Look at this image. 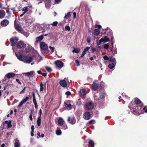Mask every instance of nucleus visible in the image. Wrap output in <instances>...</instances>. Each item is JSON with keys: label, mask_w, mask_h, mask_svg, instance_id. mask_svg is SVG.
Instances as JSON below:
<instances>
[{"label": "nucleus", "mask_w": 147, "mask_h": 147, "mask_svg": "<svg viewBox=\"0 0 147 147\" xmlns=\"http://www.w3.org/2000/svg\"><path fill=\"white\" fill-rule=\"evenodd\" d=\"M16 55L18 59L25 63H30L33 60V58L29 56H23L16 53Z\"/></svg>", "instance_id": "nucleus-1"}, {"label": "nucleus", "mask_w": 147, "mask_h": 147, "mask_svg": "<svg viewBox=\"0 0 147 147\" xmlns=\"http://www.w3.org/2000/svg\"><path fill=\"white\" fill-rule=\"evenodd\" d=\"M109 39L107 38V36H105L104 37L101 38L99 41L97 42V44L98 45H100L102 44V42L106 43L109 41Z\"/></svg>", "instance_id": "nucleus-2"}, {"label": "nucleus", "mask_w": 147, "mask_h": 147, "mask_svg": "<svg viewBox=\"0 0 147 147\" xmlns=\"http://www.w3.org/2000/svg\"><path fill=\"white\" fill-rule=\"evenodd\" d=\"M68 82V79L65 78L64 79L60 81L59 84L62 87H66L67 86V83Z\"/></svg>", "instance_id": "nucleus-3"}, {"label": "nucleus", "mask_w": 147, "mask_h": 147, "mask_svg": "<svg viewBox=\"0 0 147 147\" xmlns=\"http://www.w3.org/2000/svg\"><path fill=\"white\" fill-rule=\"evenodd\" d=\"M32 7V5H30L29 6H27L24 7L23 9L20 10V11H23V12L20 16V17H22L28 11L29 9L31 8Z\"/></svg>", "instance_id": "nucleus-4"}, {"label": "nucleus", "mask_w": 147, "mask_h": 147, "mask_svg": "<svg viewBox=\"0 0 147 147\" xmlns=\"http://www.w3.org/2000/svg\"><path fill=\"white\" fill-rule=\"evenodd\" d=\"M94 106L93 102L92 101H89L87 102L86 105V107L88 110L92 109Z\"/></svg>", "instance_id": "nucleus-5"}, {"label": "nucleus", "mask_w": 147, "mask_h": 147, "mask_svg": "<svg viewBox=\"0 0 147 147\" xmlns=\"http://www.w3.org/2000/svg\"><path fill=\"white\" fill-rule=\"evenodd\" d=\"M134 101L135 102V103L132 102H131V103L129 104V107L130 108H134L133 107V103L134 104V105H136L137 104H139L141 102V101L139 100V99H138L137 98H136L134 99Z\"/></svg>", "instance_id": "nucleus-6"}, {"label": "nucleus", "mask_w": 147, "mask_h": 147, "mask_svg": "<svg viewBox=\"0 0 147 147\" xmlns=\"http://www.w3.org/2000/svg\"><path fill=\"white\" fill-rule=\"evenodd\" d=\"M40 49L42 50H46L48 48L47 45L44 42H40Z\"/></svg>", "instance_id": "nucleus-7"}, {"label": "nucleus", "mask_w": 147, "mask_h": 147, "mask_svg": "<svg viewBox=\"0 0 147 147\" xmlns=\"http://www.w3.org/2000/svg\"><path fill=\"white\" fill-rule=\"evenodd\" d=\"M18 39L17 37H13L10 39V41L12 46H14L18 42Z\"/></svg>", "instance_id": "nucleus-8"}, {"label": "nucleus", "mask_w": 147, "mask_h": 147, "mask_svg": "<svg viewBox=\"0 0 147 147\" xmlns=\"http://www.w3.org/2000/svg\"><path fill=\"white\" fill-rule=\"evenodd\" d=\"M17 46L19 48H24L26 47V45L23 42L20 41L17 44Z\"/></svg>", "instance_id": "nucleus-9"}, {"label": "nucleus", "mask_w": 147, "mask_h": 147, "mask_svg": "<svg viewBox=\"0 0 147 147\" xmlns=\"http://www.w3.org/2000/svg\"><path fill=\"white\" fill-rule=\"evenodd\" d=\"M35 74V72L33 71H31L30 72H28L27 73H24L23 74H25V76L28 77L29 78H30L33 77L34 74Z\"/></svg>", "instance_id": "nucleus-10"}, {"label": "nucleus", "mask_w": 147, "mask_h": 147, "mask_svg": "<svg viewBox=\"0 0 147 147\" xmlns=\"http://www.w3.org/2000/svg\"><path fill=\"white\" fill-rule=\"evenodd\" d=\"M90 117L91 115L89 112H86L83 114V117L85 120H88L90 119Z\"/></svg>", "instance_id": "nucleus-11"}, {"label": "nucleus", "mask_w": 147, "mask_h": 147, "mask_svg": "<svg viewBox=\"0 0 147 147\" xmlns=\"http://www.w3.org/2000/svg\"><path fill=\"white\" fill-rule=\"evenodd\" d=\"M55 64L57 66L60 68H62L64 65L63 63L60 60H57L55 62Z\"/></svg>", "instance_id": "nucleus-12"}, {"label": "nucleus", "mask_w": 147, "mask_h": 147, "mask_svg": "<svg viewBox=\"0 0 147 147\" xmlns=\"http://www.w3.org/2000/svg\"><path fill=\"white\" fill-rule=\"evenodd\" d=\"M67 121L69 123L72 125L74 124L76 122V119L74 118L73 117L71 118L70 117H68Z\"/></svg>", "instance_id": "nucleus-13"}, {"label": "nucleus", "mask_w": 147, "mask_h": 147, "mask_svg": "<svg viewBox=\"0 0 147 147\" xmlns=\"http://www.w3.org/2000/svg\"><path fill=\"white\" fill-rule=\"evenodd\" d=\"M29 98L26 96L25 98L22 100L20 103L18 105L19 107H21L24 103L26 102L28 99Z\"/></svg>", "instance_id": "nucleus-14"}, {"label": "nucleus", "mask_w": 147, "mask_h": 147, "mask_svg": "<svg viewBox=\"0 0 147 147\" xmlns=\"http://www.w3.org/2000/svg\"><path fill=\"white\" fill-rule=\"evenodd\" d=\"M58 124L59 126H62L65 123L63 119L61 117H59L58 121Z\"/></svg>", "instance_id": "nucleus-15"}, {"label": "nucleus", "mask_w": 147, "mask_h": 147, "mask_svg": "<svg viewBox=\"0 0 147 147\" xmlns=\"http://www.w3.org/2000/svg\"><path fill=\"white\" fill-rule=\"evenodd\" d=\"M64 108L65 109L67 110H70L71 109V105L70 103L67 104L65 102H64Z\"/></svg>", "instance_id": "nucleus-16"}, {"label": "nucleus", "mask_w": 147, "mask_h": 147, "mask_svg": "<svg viewBox=\"0 0 147 147\" xmlns=\"http://www.w3.org/2000/svg\"><path fill=\"white\" fill-rule=\"evenodd\" d=\"M85 90L84 89H81L79 92V95L81 97H83L86 95Z\"/></svg>", "instance_id": "nucleus-17"}, {"label": "nucleus", "mask_w": 147, "mask_h": 147, "mask_svg": "<svg viewBox=\"0 0 147 147\" xmlns=\"http://www.w3.org/2000/svg\"><path fill=\"white\" fill-rule=\"evenodd\" d=\"M15 76V74L13 73H9L7 74L5 76L8 79L13 77Z\"/></svg>", "instance_id": "nucleus-18"}, {"label": "nucleus", "mask_w": 147, "mask_h": 147, "mask_svg": "<svg viewBox=\"0 0 147 147\" xmlns=\"http://www.w3.org/2000/svg\"><path fill=\"white\" fill-rule=\"evenodd\" d=\"M90 48V47H87L82 52V53L81 55V57H83L86 54V52Z\"/></svg>", "instance_id": "nucleus-19"}, {"label": "nucleus", "mask_w": 147, "mask_h": 147, "mask_svg": "<svg viewBox=\"0 0 147 147\" xmlns=\"http://www.w3.org/2000/svg\"><path fill=\"white\" fill-rule=\"evenodd\" d=\"M9 21L7 20H4L1 22L2 25L5 26H6L9 24Z\"/></svg>", "instance_id": "nucleus-20"}, {"label": "nucleus", "mask_w": 147, "mask_h": 147, "mask_svg": "<svg viewBox=\"0 0 147 147\" xmlns=\"http://www.w3.org/2000/svg\"><path fill=\"white\" fill-rule=\"evenodd\" d=\"M5 15V11L2 10H0V18H3Z\"/></svg>", "instance_id": "nucleus-21"}, {"label": "nucleus", "mask_w": 147, "mask_h": 147, "mask_svg": "<svg viewBox=\"0 0 147 147\" xmlns=\"http://www.w3.org/2000/svg\"><path fill=\"white\" fill-rule=\"evenodd\" d=\"M15 27L16 29L19 32H20L22 30V28L19 25L17 24L15 25Z\"/></svg>", "instance_id": "nucleus-22"}, {"label": "nucleus", "mask_w": 147, "mask_h": 147, "mask_svg": "<svg viewBox=\"0 0 147 147\" xmlns=\"http://www.w3.org/2000/svg\"><path fill=\"white\" fill-rule=\"evenodd\" d=\"M4 123L7 124V127L8 128H10L12 126L11 122L10 121H5Z\"/></svg>", "instance_id": "nucleus-23"}, {"label": "nucleus", "mask_w": 147, "mask_h": 147, "mask_svg": "<svg viewBox=\"0 0 147 147\" xmlns=\"http://www.w3.org/2000/svg\"><path fill=\"white\" fill-rule=\"evenodd\" d=\"M15 143L14 144V146L15 147H20V143L19 142V141L17 140L16 139L15 140Z\"/></svg>", "instance_id": "nucleus-24"}, {"label": "nucleus", "mask_w": 147, "mask_h": 147, "mask_svg": "<svg viewBox=\"0 0 147 147\" xmlns=\"http://www.w3.org/2000/svg\"><path fill=\"white\" fill-rule=\"evenodd\" d=\"M43 39V35H41L36 38V42H39Z\"/></svg>", "instance_id": "nucleus-25"}, {"label": "nucleus", "mask_w": 147, "mask_h": 147, "mask_svg": "<svg viewBox=\"0 0 147 147\" xmlns=\"http://www.w3.org/2000/svg\"><path fill=\"white\" fill-rule=\"evenodd\" d=\"M98 86V84L96 83H94L92 85V88L93 90H97Z\"/></svg>", "instance_id": "nucleus-26"}, {"label": "nucleus", "mask_w": 147, "mask_h": 147, "mask_svg": "<svg viewBox=\"0 0 147 147\" xmlns=\"http://www.w3.org/2000/svg\"><path fill=\"white\" fill-rule=\"evenodd\" d=\"M41 117H38L37 120V123L38 126H40L41 124Z\"/></svg>", "instance_id": "nucleus-27"}, {"label": "nucleus", "mask_w": 147, "mask_h": 147, "mask_svg": "<svg viewBox=\"0 0 147 147\" xmlns=\"http://www.w3.org/2000/svg\"><path fill=\"white\" fill-rule=\"evenodd\" d=\"M110 61L116 63V60L115 58L112 57L109 59Z\"/></svg>", "instance_id": "nucleus-28"}, {"label": "nucleus", "mask_w": 147, "mask_h": 147, "mask_svg": "<svg viewBox=\"0 0 147 147\" xmlns=\"http://www.w3.org/2000/svg\"><path fill=\"white\" fill-rule=\"evenodd\" d=\"M71 12H69L68 13H67L66 14H65V16L64 17V18L65 19H67L68 18H69L70 16H71Z\"/></svg>", "instance_id": "nucleus-29"}, {"label": "nucleus", "mask_w": 147, "mask_h": 147, "mask_svg": "<svg viewBox=\"0 0 147 147\" xmlns=\"http://www.w3.org/2000/svg\"><path fill=\"white\" fill-rule=\"evenodd\" d=\"M100 32V31L98 29H96L94 30V34L95 35L97 36Z\"/></svg>", "instance_id": "nucleus-30"}, {"label": "nucleus", "mask_w": 147, "mask_h": 147, "mask_svg": "<svg viewBox=\"0 0 147 147\" xmlns=\"http://www.w3.org/2000/svg\"><path fill=\"white\" fill-rule=\"evenodd\" d=\"M89 144L92 147H94V143L93 141L91 140L89 142Z\"/></svg>", "instance_id": "nucleus-31"}, {"label": "nucleus", "mask_w": 147, "mask_h": 147, "mask_svg": "<svg viewBox=\"0 0 147 147\" xmlns=\"http://www.w3.org/2000/svg\"><path fill=\"white\" fill-rule=\"evenodd\" d=\"M108 67L110 69H112L115 67L114 63H112L109 65Z\"/></svg>", "instance_id": "nucleus-32"}, {"label": "nucleus", "mask_w": 147, "mask_h": 147, "mask_svg": "<svg viewBox=\"0 0 147 147\" xmlns=\"http://www.w3.org/2000/svg\"><path fill=\"white\" fill-rule=\"evenodd\" d=\"M80 51V49H74L73 50L72 52H73L78 53Z\"/></svg>", "instance_id": "nucleus-33"}, {"label": "nucleus", "mask_w": 147, "mask_h": 147, "mask_svg": "<svg viewBox=\"0 0 147 147\" xmlns=\"http://www.w3.org/2000/svg\"><path fill=\"white\" fill-rule=\"evenodd\" d=\"M62 129H67V125L65 123L63 125H62Z\"/></svg>", "instance_id": "nucleus-34"}, {"label": "nucleus", "mask_w": 147, "mask_h": 147, "mask_svg": "<svg viewBox=\"0 0 147 147\" xmlns=\"http://www.w3.org/2000/svg\"><path fill=\"white\" fill-rule=\"evenodd\" d=\"M95 123V121L94 120L92 119L88 123V124L89 125H91L92 124H94Z\"/></svg>", "instance_id": "nucleus-35"}, {"label": "nucleus", "mask_w": 147, "mask_h": 147, "mask_svg": "<svg viewBox=\"0 0 147 147\" xmlns=\"http://www.w3.org/2000/svg\"><path fill=\"white\" fill-rule=\"evenodd\" d=\"M43 84L41 83L40 86V91H42L43 90V89H44V88L43 87Z\"/></svg>", "instance_id": "nucleus-36"}, {"label": "nucleus", "mask_w": 147, "mask_h": 147, "mask_svg": "<svg viewBox=\"0 0 147 147\" xmlns=\"http://www.w3.org/2000/svg\"><path fill=\"white\" fill-rule=\"evenodd\" d=\"M56 134L57 135H60L61 134L62 132L60 130L58 129L56 131Z\"/></svg>", "instance_id": "nucleus-37"}, {"label": "nucleus", "mask_w": 147, "mask_h": 147, "mask_svg": "<svg viewBox=\"0 0 147 147\" xmlns=\"http://www.w3.org/2000/svg\"><path fill=\"white\" fill-rule=\"evenodd\" d=\"M58 23L57 21H55L53 23V24H52V25L53 26H55L57 25Z\"/></svg>", "instance_id": "nucleus-38"}, {"label": "nucleus", "mask_w": 147, "mask_h": 147, "mask_svg": "<svg viewBox=\"0 0 147 147\" xmlns=\"http://www.w3.org/2000/svg\"><path fill=\"white\" fill-rule=\"evenodd\" d=\"M46 69L49 72H51V68L50 67H46Z\"/></svg>", "instance_id": "nucleus-39"}, {"label": "nucleus", "mask_w": 147, "mask_h": 147, "mask_svg": "<svg viewBox=\"0 0 147 147\" xmlns=\"http://www.w3.org/2000/svg\"><path fill=\"white\" fill-rule=\"evenodd\" d=\"M104 48L105 49H107L109 48V45L108 44H106L104 46Z\"/></svg>", "instance_id": "nucleus-40"}, {"label": "nucleus", "mask_w": 147, "mask_h": 147, "mask_svg": "<svg viewBox=\"0 0 147 147\" xmlns=\"http://www.w3.org/2000/svg\"><path fill=\"white\" fill-rule=\"evenodd\" d=\"M49 48L51 49V52L53 53L55 49V48L54 47H52L50 46L49 47Z\"/></svg>", "instance_id": "nucleus-41"}, {"label": "nucleus", "mask_w": 147, "mask_h": 147, "mask_svg": "<svg viewBox=\"0 0 147 147\" xmlns=\"http://www.w3.org/2000/svg\"><path fill=\"white\" fill-rule=\"evenodd\" d=\"M65 31H69L70 30V27L69 26H67L65 27Z\"/></svg>", "instance_id": "nucleus-42"}, {"label": "nucleus", "mask_w": 147, "mask_h": 147, "mask_svg": "<svg viewBox=\"0 0 147 147\" xmlns=\"http://www.w3.org/2000/svg\"><path fill=\"white\" fill-rule=\"evenodd\" d=\"M26 90V87H25L20 92V94H22L24 93L25 91Z\"/></svg>", "instance_id": "nucleus-43"}, {"label": "nucleus", "mask_w": 147, "mask_h": 147, "mask_svg": "<svg viewBox=\"0 0 147 147\" xmlns=\"http://www.w3.org/2000/svg\"><path fill=\"white\" fill-rule=\"evenodd\" d=\"M103 58L105 60H109V58L107 55H105L103 56Z\"/></svg>", "instance_id": "nucleus-44"}, {"label": "nucleus", "mask_w": 147, "mask_h": 147, "mask_svg": "<svg viewBox=\"0 0 147 147\" xmlns=\"http://www.w3.org/2000/svg\"><path fill=\"white\" fill-rule=\"evenodd\" d=\"M104 96V94L103 93H100L99 97L101 98H102Z\"/></svg>", "instance_id": "nucleus-45"}, {"label": "nucleus", "mask_w": 147, "mask_h": 147, "mask_svg": "<svg viewBox=\"0 0 147 147\" xmlns=\"http://www.w3.org/2000/svg\"><path fill=\"white\" fill-rule=\"evenodd\" d=\"M32 113L31 112V113L29 116V118L30 119V120L32 121Z\"/></svg>", "instance_id": "nucleus-46"}, {"label": "nucleus", "mask_w": 147, "mask_h": 147, "mask_svg": "<svg viewBox=\"0 0 147 147\" xmlns=\"http://www.w3.org/2000/svg\"><path fill=\"white\" fill-rule=\"evenodd\" d=\"M65 94L67 96H69L71 94V92L69 91H67L65 93Z\"/></svg>", "instance_id": "nucleus-47"}, {"label": "nucleus", "mask_w": 147, "mask_h": 147, "mask_svg": "<svg viewBox=\"0 0 147 147\" xmlns=\"http://www.w3.org/2000/svg\"><path fill=\"white\" fill-rule=\"evenodd\" d=\"M33 102L34 105H37V102L36 99H33Z\"/></svg>", "instance_id": "nucleus-48"}, {"label": "nucleus", "mask_w": 147, "mask_h": 147, "mask_svg": "<svg viewBox=\"0 0 147 147\" xmlns=\"http://www.w3.org/2000/svg\"><path fill=\"white\" fill-rule=\"evenodd\" d=\"M42 113V111L41 109H40L39 110V116L38 117H41V115Z\"/></svg>", "instance_id": "nucleus-49"}, {"label": "nucleus", "mask_w": 147, "mask_h": 147, "mask_svg": "<svg viewBox=\"0 0 147 147\" xmlns=\"http://www.w3.org/2000/svg\"><path fill=\"white\" fill-rule=\"evenodd\" d=\"M75 62L76 63L77 66H78L79 65V62L78 60H76L75 61Z\"/></svg>", "instance_id": "nucleus-50"}, {"label": "nucleus", "mask_w": 147, "mask_h": 147, "mask_svg": "<svg viewBox=\"0 0 147 147\" xmlns=\"http://www.w3.org/2000/svg\"><path fill=\"white\" fill-rule=\"evenodd\" d=\"M143 109L145 111L146 113H147V107H144Z\"/></svg>", "instance_id": "nucleus-51"}, {"label": "nucleus", "mask_w": 147, "mask_h": 147, "mask_svg": "<svg viewBox=\"0 0 147 147\" xmlns=\"http://www.w3.org/2000/svg\"><path fill=\"white\" fill-rule=\"evenodd\" d=\"M95 27L98 28H100L101 27V26L100 25H96Z\"/></svg>", "instance_id": "nucleus-52"}, {"label": "nucleus", "mask_w": 147, "mask_h": 147, "mask_svg": "<svg viewBox=\"0 0 147 147\" xmlns=\"http://www.w3.org/2000/svg\"><path fill=\"white\" fill-rule=\"evenodd\" d=\"M87 41L88 43H90V38H88L87 39Z\"/></svg>", "instance_id": "nucleus-53"}, {"label": "nucleus", "mask_w": 147, "mask_h": 147, "mask_svg": "<svg viewBox=\"0 0 147 147\" xmlns=\"http://www.w3.org/2000/svg\"><path fill=\"white\" fill-rule=\"evenodd\" d=\"M61 0H55V3H58L61 1Z\"/></svg>", "instance_id": "nucleus-54"}, {"label": "nucleus", "mask_w": 147, "mask_h": 147, "mask_svg": "<svg viewBox=\"0 0 147 147\" xmlns=\"http://www.w3.org/2000/svg\"><path fill=\"white\" fill-rule=\"evenodd\" d=\"M97 96H96L95 95V96L94 97V99L95 100H96V101H98L99 99L97 97Z\"/></svg>", "instance_id": "nucleus-55"}, {"label": "nucleus", "mask_w": 147, "mask_h": 147, "mask_svg": "<svg viewBox=\"0 0 147 147\" xmlns=\"http://www.w3.org/2000/svg\"><path fill=\"white\" fill-rule=\"evenodd\" d=\"M31 129H32V131H34V126L33 125H32L31 127Z\"/></svg>", "instance_id": "nucleus-56"}, {"label": "nucleus", "mask_w": 147, "mask_h": 147, "mask_svg": "<svg viewBox=\"0 0 147 147\" xmlns=\"http://www.w3.org/2000/svg\"><path fill=\"white\" fill-rule=\"evenodd\" d=\"M91 49L93 52H94L95 51H96V49L94 48H92Z\"/></svg>", "instance_id": "nucleus-57"}, {"label": "nucleus", "mask_w": 147, "mask_h": 147, "mask_svg": "<svg viewBox=\"0 0 147 147\" xmlns=\"http://www.w3.org/2000/svg\"><path fill=\"white\" fill-rule=\"evenodd\" d=\"M32 94L33 97V99H36L34 93L33 92L32 93Z\"/></svg>", "instance_id": "nucleus-58"}, {"label": "nucleus", "mask_w": 147, "mask_h": 147, "mask_svg": "<svg viewBox=\"0 0 147 147\" xmlns=\"http://www.w3.org/2000/svg\"><path fill=\"white\" fill-rule=\"evenodd\" d=\"M11 10H13V11H16V8L15 7H12L10 9Z\"/></svg>", "instance_id": "nucleus-59"}, {"label": "nucleus", "mask_w": 147, "mask_h": 147, "mask_svg": "<svg viewBox=\"0 0 147 147\" xmlns=\"http://www.w3.org/2000/svg\"><path fill=\"white\" fill-rule=\"evenodd\" d=\"M42 75L44 77H45L47 76V74L45 73H42Z\"/></svg>", "instance_id": "nucleus-60"}, {"label": "nucleus", "mask_w": 147, "mask_h": 147, "mask_svg": "<svg viewBox=\"0 0 147 147\" xmlns=\"http://www.w3.org/2000/svg\"><path fill=\"white\" fill-rule=\"evenodd\" d=\"M73 14V15H74V18H75L76 16V13L75 12H74Z\"/></svg>", "instance_id": "nucleus-61"}, {"label": "nucleus", "mask_w": 147, "mask_h": 147, "mask_svg": "<svg viewBox=\"0 0 147 147\" xmlns=\"http://www.w3.org/2000/svg\"><path fill=\"white\" fill-rule=\"evenodd\" d=\"M38 73V74H42V73L41 72V71L40 70H38L37 71Z\"/></svg>", "instance_id": "nucleus-62"}, {"label": "nucleus", "mask_w": 147, "mask_h": 147, "mask_svg": "<svg viewBox=\"0 0 147 147\" xmlns=\"http://www.w3.org/2000/svg\"><path fill=\"white\" fill-rule=\"evenodd\" d=\"M34 131H32L31 133V136H34Z\"/></svg>", "instance_id": "nucleus-63"}, {"label": "nucleus", "mask_w": 147, "mask_h": 147, "mask_svg": "<svg viewBox=\"0 0 147 147\" xmlns=\"http://www.w3.org/2000/svg\"><path fill=\"white\" fill-rule=\"evenodd\" d=\"M5 144H3L1 145V147H4L5 146Z\"/></svg>", "instance_id": "nucleus-64"}]
</instances>
